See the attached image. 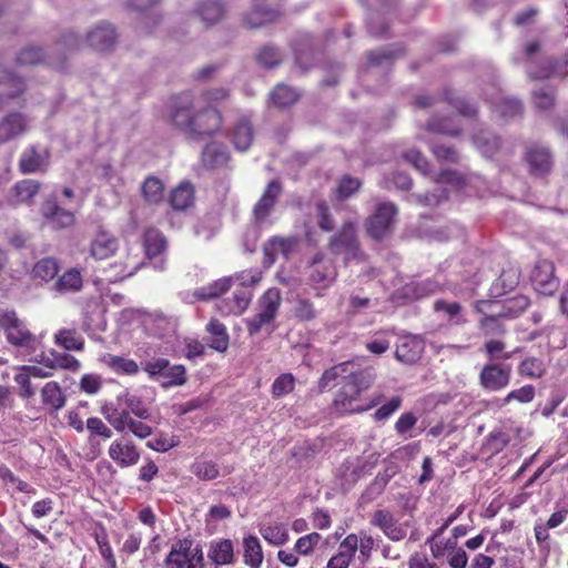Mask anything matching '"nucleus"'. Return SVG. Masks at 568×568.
<instances>
[{"mask_svg": "<svg viewBox=\"0 0 568 568\" xmlns=\"http://www.w3.org/2000/svg\"><path fill=\"white\" fill-rule=\"evenodd\" d=\"M171 120L191 142H202L222 129V114L216 108L201 106L189 92L179 94L172 104Z\"/></svg>", "mask_w": 568, "mask_h": 568, "instance_id": "f257e3e1", "label": "nucleus"}, {"mask_svg": "<svg viewBox=\"0 0 568 568\" xmlns=\"http://www.w3.org/2000/svg\"><path fill=\"white\" fill-rule=\"evenodd\" d=\"M374 381L375 374L372 368L351 372L333 402L335 410L342 414L363 413L376 406L378 399L368 404L361 403L362 392L368 389Z\"/></svg>", "mask_w": 568, "mask_h": 568, "instance_id": "f03ea898", "label": "nucleus"}, {"mask_svg": "<svg viewBox=\"0 0 568 568\" xmlns=\"http://www.w3.org/2000/svg\"><path fill=\"white\" fill-rule=\"evenodd\" d=\"M281 304L280 290L276 287L268 288L258 300L256 314L245 321L248 334L256 335L262 331L272 333L275 329L274 322Z\"/></svg>", "mask_w": 568, "mask_h": 568, "instance_id": "7ed1b4c3", "label": "nucleus"}, {"mask_svg": "<svg viewBox=\"0 0 568 568\" xmlns=\"http://www.w3.org/2000/svg\"><path fill=\"white\" fill-rule=\"evenodd\" d=\"M203 551L191 539L184 538L175 541L165 559L166 568H202Z\"/></svg>", "mask_w": 568, "mask_h": 568, "instance_id": "20e7f679", "label": "nucleus"}, {"mask_svg": "<svg viewBox=\"0 0 568 568\" xmlns=\"http://www.w3.org/2000/svg\"><path fill=\"white\" fill-rule=\"evenodd\" d=\"M308 281L311 286L316 290V296H323L321 291L329 287L337 276L336 267L331 258L324 253H315L307 264Z\"/></svg>", "mask_w": 568, "mask_h": 568, "instance_id": "39448f33", "label": "nucleus"}, {"mask_svg": "<svg viewBox=\"0 0 568 568\" xmlns=\"http://www.w3.org/2000/svg\"><path fill=\"white\" fill-rule=\"evenodd\" d=\"M328 246L333 254H344L346 258H355L359 254V242L355 224L346 221L341 230L329 239Z\"/></svg>", "mask_w": 568, "mask_h": 568, "instance_id": "423d86ee", "label": "nucleus"}, {"mask_svg": "<svg viewBox=\"0 0 568 568\" xmlns=\"http://www.w3.org/2000/svg\"><path fill=\"white\" fill-rule=\"evenodd\" d=\"M397 209L393 203L384 202L377 205L375 212L366 222V231L373 239H383L390 229Z\"/></svg>", "mask_w": 568, "mask_h": 568, "instance_id": "0eeeda50", "label": "nucleus"}, {"mask_svg": "<svg viewBox=\"0 0 568 568\" xmlns=\"http://www.w3.org/2000/svg\"><path fill=\"white\" fill-rule=\"evenodd\" d=\"M371 524L379 528L392 541H400L407 535L408 523H398L394 514L388 509H377L371 518Z\"/></svg>", "mask_w": 568, "mask_h": 568, "instance_id": "6e6552de", "label": "nucleus"}, {"mask_svg": "<svg viewBox=\"0 0 568 568\" xmlns=\"http://www.w3.org/2000/svg\"><path fill=\"white\" fill-rule=\"evenodd\" d=\"M108 455L121 468L134 466L140 460V452L134 443L125 436L111 443Z\"/></svg>", "mask_w": 568, "mask_h": 568, "instance_id": "1a4fd4ad", "label": "nucleus"}, {"mask_svg": "<svg viewBox=\"0 0 568 568\" xmlns=\"http://www.w3.org/2000/svg\"><path fill=\"white\" fill-rule=\"evenodd\" d=\"M85 39L92 49L104 52L114 48L118 33L110 22L100 21L90 28Z\"/></svg>", "mask_w": 568, "mask_h": 568, "instance_id": "9d476101", "label": "nucleus"}, {"mask_svg": "<svg viewBox=\"0 0 568 568\" xmlns=\"http://www.w3.org/2000/svg\"><path fill=\"white\" fill-rule=\"evenodd\" d=\"M510 373L511 368L509 365L486 364L479 375L480 385L488 390H500L508 386Z\"/></svg>", "mask_w": 568, "mask_h": 568, "instance_id": "9b49d317", "label": "nucleus"}, {"mask_svg": "<svg viewBox=\"0 0 568 568\" xmlns=\"http://www.w3.org/2000/svg\"><path fill=\"white\" fill-rule=\"evenodd\" d=\"M494 308H499L495 301H477L475 303L476 312L483 315L479 320V327L486 335H501L505 333V327L500 320L496 317L497 312Z\"/></svg>", "mask_w": 568, "mask_h": 568, "instance_id": "f8f14e48", "label": "nucleus"}, {"mask_svg": "<svg viewBox=\"0 0 568 568\" xmlns=\"http://www.w3.org/2000/svg\"><path fill=\"white\" fill-rule=\"evenodd\" d=\"M29 130V120L19 112H12L0 120V144L10 142Z\"/></svg>", "mask_w": 568, "mask_h": 568, "instance_id": "ddd939ff", "label": "nucleus"}, {"mask_svg": "<svg viewBox=\"0 0 568 568\" xmlns=\"http://www.w3.org/2000/svg\"><path fill=\"white\" fill-rule=\"evenodd\" d=\"M41 214L53 229H65L74 224L73 213L59 206L55 199H49L42 204Z\"/></svg>", "mask_w": 568, "mask_h": 568, "instance_id": "4468645a", "label": "nucleus"}, {"mask_svg": "<svg viewBox=\"0 0 568 568\" xmlns=\"http://www.w3.org/2000/svg\"><path fill=\"white\" fill-rule=\"evenodd\" d=\"M296 237H278L274 236L270 239L263 247L264 252V264L271 266L278 255L288 258L297 246Z\"/></svg>", "mask_w": 568, "mask_h": 568, "instance_id": "2eb2a0df", "label": "nucleus"}, {"mask_svg": "<svg viewBox=\"0 0 568 568\" xmlns=\"http://www.w3.org/2000/svg\"><path fill=\"white\" fill-rule=\"evenodd\" d=\"M49 165V153L47 150L39 151L34 145L27 148L20 156L19 168L24 174H32L43 171Z\"/></svg>", "mask_w": 568, "mask_h": 568, "instance_id": "dca6fc26", "label": "nucleus"}, {"mask_svg": "<svg viewBox=\"0 0 568 568\" xmlns=\"http://www.w3.org/2000/svg\"><path fill=\"white\" fill-rule=\"evenodd\" d=\"M531 280L537 292L545 295L551 294L557 287L552 263L547 260L538 262L532 272Z\"/></svg>", "mask_w": 568, "mask_h": 568, "instance_id": "f3484780", "label": "nucleus"}, {"mask_svg": "<svg viewBox=\"0 0 568 568\" xmlns=\"http://www.w3.org/2000/svg\"><path fill=\"white\" fill-rule=\"evenodd\" d=\"M282 187L277 181H271L264 190L263 195L254 206V216L258 223H262L270 215L274 207Z\"/></svg>", "mask_w": 568, "mask_h": 568, "instance_id": "a211bd4d", "label": "nucleus"}, {"mask_svg": "<svg viewBox=\"0 0 568 568\" xmlns=\"http://www.w3.org/2000/svg\"><path fill=\"white\" fill-rule=\"evenodd\" d=\"M24 90L20 78L0 69V109L9 106Z\"/></svg>", "mask_w": 568, "mask_h": 568, "instance_id": "6ab92c4d", "label": "nucleus"}, {"mask_svg": "<svg viewBox=\"0 0 568 568\" xmlns=\"http://www.w3.org/2000/svg\"><path fill=\"white\" fill-rule=\"evenodd\" d=\"M280 16L275 9L268 8L264 0H254L252 8L244 16V23L248 28H258L274 21Z\"/></svg>", "mask_w": 568, "mask_h": 568, "instance_id": "aec40b11", "label": "nucleus"}, {"mask_svg": "<svg viewBox=\"0 0 568 568\" xmlns=\"http://www.w3.org/2000/svg\"><path fill=\"white\" fill-rule=\"evenodd\" d=\"M423 342L416 336H403L396 347L395 357L403 363H416L423 353Z\"/></svg>", "mask_w": 568, "mask_h": 568, "instance_id": "412c9836", "label": "nucleus"}, {"mask_svg": "<svg viewBox=\"0 0 568 568\" xmlns=\"http://www.w3.org/2000/svg\"><path fill=\"white\" fill-rule=\"evenodd\" d=\"M209 558L217 566L232 565L235 561L234 545L231 539H215L210 544Z\"/></svg>", "mask_w": 568, "mask_h": 568, "instance_id": "4be33fe9", "label": "nucleus"}, {"mask_svg": "<svg viewBox=\"0 0 568 568\" xmlns=\"http://www.w3.org/2000/svg\"><path fill=\"white\" fill-rule=\"evenodd\" d=\"M526 160L530 166V172L535 175H542L549 172L552 161L547 148L534 145L528 149Z\"/></svg>", "mask_w": 568, "mask_h": 568, "instance_id": "5701e85b", "label": "nucleus"}, {"mask_svg": "<svg viewBox=\"0 0 568 568\" xmlns=\"http://www.w3.org/2000/svg\"><path fill=\"white\" fill-rule=\"evenodd\" d=\"M7 339L10 344L34 349L36 348V336L28 329L26 324L18 318L16 323H13L6 331Z\"/></svg>", "mask_w": 568, "mask_h": 568, "instance_id": "b1692460", "label": "nucleus"}, {"mask_svg": "<svg viewBox=\"0 0 568 568\" xmlns=\"http://www.w3.org/2000/svg\"><path fill=\"white\" fill-rule=\"evenodd\" d=\"M118 250L116 239L108 232H99L91 243V255L95 260H105Z\"/></svg>", "mask_w": 568, "mask_h": 568, "instance_id": "393cba45", "label": "nucleus"}, {"mask_svg": "<svg viewBox=\"0 0 568 568\" xmlns=\"http://www.w3.org/2000/svg\"><path fill=\"white\" fill-rule=\"evenodd\" d=\"M201 160L209 169L222 166L229 161L227 149L221 143H210L204 148Z\"/></svg>", "mask_w": 568, "mask_h": 568, "instance_id": "a878e982", "label": "nucleus"}, {"mask_svg": "<svg viewBox=\"0 0 568 568\" xmlns=\"http://www.w3.org/2000/svg\"><path fill=\"white\" fill-rule=\"evenodd\" d=\"M253 128L248 119L240 118L232 132V141L239 151H246L253 142Z\"/></svg>", "mask_w": 568, "mask_h": 568, "instance_id": "bb28decb", "label": "nucleus"}, {"mask_svg": "<svg viewBox=\"0 0 568 568\" xmlns=\"http://www.w3.org/2000/svg\"><path fill=\"white\" fill-rule=\"evenodd\" d=\"M41 187L40 182L36 180H22L14 184L11 191V201L13 204H26L38 194Z\"/></svg>", "mask_w": 568, "mask_h": 568, "instance_id": "cd10ccee", "label": "nucleus"}, {"mask_svg": "<svg viewBox=\"0 0 568 568\" xmlns=\"http://www.w3.org/2000/svg\"><path fill=\"white\" fill-rule=\"evenodd\" d=\"M263 550L260 540L255 536L243 539V560L250 568H261L263 564Z\"/></svg>", "mask_w": 568, "mask_h": 568, "instance_id": "c85d7f7f", "label": "nucleus"}, {"mask_svg": "<svg viewBox=\"0 0 568 568\" xmlns=\"http://www.w3.org/2000/svg\"><path fill=\"white\" fill-rule=\"evenodd\" d=\"M195 12L209 27L223 19L225 9L220 0H205L197 6Z\"/></svg>", "mask_w": 568, "mask_h": 568, "instance_id": "c756f323", "label": "nucleus"}, {"mask_svg": "<svg viewBox=\"0 0 568 568\" xmlns=\"http://www.w3.org/2000/svg\"><path fill=\"white\" fill-rule=\"evenodd\" d=\"M40 393L43 405L53 412L60 410L65 405V396L57 382L45 383Z\"/></svg>", "mask_w": 568, "mask_h": 568, "instance_id": "7c9ffc66", "label": "nucleus"}, {"mask_svg": "<svg viewBox=\"0 0 568 568\" xmlns=\"http://www.w3.org/2000/svg\"><path fill=\"white\" fill-rule=\"evenodd\" d=\"M82 275L78 268L65 271L53 284V290L60 294L78 292L82 287Z\"/></svg>", "mask_w": 568, "mask_h": 568, "instance_id": "2f4dec72", "label": "nucleus"}, {"mask_svg": "<svg viewBox=\"0 0 568 568\" xmlns=\"http://www.w3.org/2000/svg\"><path fill=\"white\" fill-rule=\"evenodd\" d=\"M519 283V272L516 268L503 270L499 277L491 285V294L494 296H501L513 291Z\"/></svg>", "mask_w": 568, "mask_h": 568, "instance_id": "473e14b6", "label": "nucleus"}, {"mask_svg": "<svg viewBox=\"0 0 568 568\" xmlns=\"http://www.w3.org/2000/svg\"><path fill=\"white\" fill-rule=\"evenodd\" d=\"M57 345L67 351H82L84 348V338L75 328H61L54 335Z\"/></svg>", "mask_w": 568, "mask_h": 568, "instance_id": "72a5a7b5", "label": "nucleus"}, {"mask_svg": "<svg viewBox=\"0 0 568 568\" xmlns=\"http://www.w3.org/2000/svg\"><path fill=\"white\" fill-rule=\"evenodd\" d=\"M206 331L212 336L210 346L217 352H225L229 347V334L225 325L212 318L206 325Z\"/></svg>", "mask_w": 568, "mask_h": 568, "instance_id": "f704fd0d", "label": "nucleus"}, {"mask_svg": "<svg viewBox=\"0 0 568 568\" xmlns=\"http://www.w3.org/2000/svg\"><path fill=\"white\" fill-rule=\"evenodd\" d=\"M252 300V292L247 288H239L233 293V297L230 301H223V306H220L221 310L231 314H241L247 307Z\"/></svg>", "mask_w": 568, "mask_h": 568, "instance_id": "c9c22d12", "label": "nucleus"}, {"mask_svg": "<svg viewBox=\"0 0 568 568\" xmlns=\"http://www.w3.org/2000/svg\"><path fill=\"white\" fill-rule=\"evenodd\" d=\"M262 537L273 546L284 545L288 540V529L284 524L273 523L260 528Z\"/></svg>", "mask_w": 568, "mask_h": 568, "instance_id": "e433bc0d", "label": "nucleus"}, {"mask_svg": "<svg viewBox=\"0 0 568 568\" xmlns=\"http://www.w3.org/2000/svg\"><path fill=\"white\" fill-rule=\"evenodd\" d=\"M170 203L175 210H185L193 203V186L183 182L170 195Z\"/></svg>", "mask_w": 568, "mask_h": 568, "instance_id": "4c0bfd02", "label": "nucleus"}, {"mask_svg": "<svg viewBox=\"0 0 568 568\" xmlns=\"http://www.w3.org/2000/svg\"><path fill=\"white\" fill-rule=\"evenodd\" d=\"M166 247V240L163 234L155 230L149 229L144 233V248L148 257L160 255Z\"/></svg>", "mask_w": 568, "mask_h": 568, "instance_id": "58836bf2", "label": "nucleus"}, {"mask_svg": "<svg viewBox=\"0 0 568 568\" xmlns=\"http://www.w3.org/2000/svg\"><path fill=\"white\" fill-rule=\"evenodd\" d=\"M232 284L233 277H223L206 286L197 288L194 292V295L201 300L214 298L227 292Z\"/></svg>", "mask_w": 568, "mask_h": 568, "instance_id": "ea45409f", "label": "nucleus"}, {"mask_svg": "<svg viewBox=\"0 0 568 568\" xmlns=\"http://www.w3.org/2000/svg\"><path fill=\"white\" fill-rule=\"evenodd\" d=\"M103 361L118 374L135 375L139 372L138 363L131 358L109 354L103 357Z\"/></svg>", "mask_w": 568, "mask_h": 568, "instance_id": "a19ab883", "label": "nucleus"}, {"mask_svg": "<svg viewBox=\"0 0 568 568\" xmlns=\"http://www.w3.org/2000/svg\"><path fill=\"white\" fill-rule=\"evenodd\" d=\"M141 192L146 202L156 204L163 199L164 185L160 179L149 176L144 180L141 186Z\"/></svg>", "mask_w": 568, "mask_h": 568, "instance_id": "79ce46f5", "label": "nucleus"}, {"mask_svg": "<svg viewBox=\"0 0 568 568\" xmlns=\"http://www.w3.org/2000/svg\"><path fill=\"white\" fill-rule=\"evenodd\" d=\"M474 144L485 156H493L499 149V138L490 132L481 131L474 135Z\"/></svg>", "mask_w": 568, "mask_h": 568, "instance_id": "37998d69", "label": "nucleus"}, {"mask_svg": "<svg viewBox=\"0 0 568 568\" xmlns=\"http://www.w3.org/2000/svg\"><path fill=\"white\" fill-rule=\"evenodd\" d=\"M59 272V264L54 257H44L38 261L32 270V274L34 278H39L41 281H50L54 278V276Z\"/></svg>", "mask_w": 568, "mask_h": 568, "instance_id": "c03bdc74", "label": "nucleus"}, {"mask_svg": "<svg viewBox=\"0 0 568 568\" xmlns=\"http://www.w3.org/2000/svg\"><path fill=\"white\" fill-rule=\"evenodd\" d=\"M298 92L285 84H277L271 92V101L274 105L284 108L295 103L298 99Z\"/></svg>", "mask_w": 568, "mask_h": 568, "instance_id": "a18cd8bd", "label": "nucleus"}, {"mask_svg": "<svg viewBox=\"0 0 568 568\" xmlns=\"http://www.w3.org/2000/svg\"><path fill=\"white\" fill-rule=\"evenodd\" d=\"M186 382L185 368L182 365H170L168 362V368L162 374L160 379L161 386L169 388L172 386H180Z\"/></svg>", "mask_w": 568, "mask_h": 568, "instance_id": "49530a36", "label": "nucleus"}, {"mask_svg": "<svg viewBox=\"0 0 568 568\" xmlns=\"http://www.w3.org/2000/svg\"><path fill=\"white\" fill-rule=\"evenodd\" d=\"M499 308H505L509 318L517 317L521 314L530 304V301L525 295H517L505 301H496Z\"/></svg>", "mask_w": 568, "mask_h": 568, "instance_id": "de8ad7c7", "label": "nucleus"}, {"mask_svg": "<svg viewBox=\"0 0 568 568\" xmlns=\"http://www.w3.org/2000/svg\"><path fill=\"white\" fill-rule=\"evenodd\" d=\"M546 372L544 362L536 357L524 359L518 366V373L529 378H540Z\"/></svg>", "mask_w": 568, "mask_h": 568, "instance_id": "09e8293b", "label": "nucleus"}, {"mask_svg": "<svg viewBox=\"0 0 568 568\" xmlns=\"http://www.w3.org/2000/svg\"><path fill=\"white\" fill-rule=\"evenodd\" d=\"M191 473L202 480H213L220 475V469L214 462L196 460L191 466Z\"/></svg>", "mask_w": 568, "mask_h": 568, "instance_id": "8fccbe9b", "label": "nucleus"}, {"mask_svg": "<svg viewBox=\"0 0 568 568\" xmlns=\"http://www.w3.org/2000/svg\"><path fill=\"white\" fill-rule=\"evenodd\" d=\"M230 97V89L226 87H216L204 90L200 100L207 104L206 106L215 108L217 104L226 101Z\"/></svg>", "mask_w": 568, "mask_h": 568, "instance_id": "3c124183", "label": "nucleus"}, {"mask_svg": "<svg viewBox=\"0 0 568 568\" xmlns=\"http://www.w3.org/2000/svg\"><path fill=\"white\" fill-rule=\"evenodd\" d=\"M293 312L295 317L303 322L313 321L317 317L314 303L304 297L296 298Z\"/></svg>", "mask_w": 568, "mask_h": 568, "instance_id": "603ef678", "label": "nucleus"}, {"mask_svg": "<svg viewBox=\"0 0 568 568\" xmlns=\"http://www.w3.org/2000/svg\"><path fill=\"white\" fill-rule=\"evenodd\" d=\"M354 365L355 364L353 361H348V362L337 364V365L331 367L329 369H326L321 378V386L323 388H325L329 385V383L332 381H335L337 377L343 376L345 374H347V376H349V373L354 372L353 371Z\"/></svg>", "mask_w": 568, "mask_h": 568, "instance_id": "864d4df0", "label": "nucleus"}, {"mask_svg": "<svg viewBox=\"0 0 568 568\" xmlns=\"http://www.w3.org/2000/svg\"><path fill=\"white\" fill-rule=\"evenodd\" d=\"M407 288L413 292V294L416 298H422V297H426V296L437 293L440 290V284L436 280L426 278V280L413 283Z\"/></svg>", "mask_w": 568, "mask_h": 568, "instance_id": "5fc2aeb1", "label": "nucleus"}, {"mask_svg": "<svg viewBox=\"0 0 568 568\" xmlns=\"http://www.w3.org/2000/svg\"><path fill=\"white\" fill-rule=\"evenodd\" d=\"M14 383L19 387V396L24 399H30L36 395L37 387L33 385V379L26 374L21 368L13 377Z\"/></svg>", "mask_w": 568, "mask_h": 568, "instance_id": "6e6d98bb", "label": "nucleus"}, {"mask_svg": "<svg viewBox=\"0 0 568 568\" xmlns=\"http://www.w3.org/2000/svg\"><path fill=\"white\" fill-rule=\"evenodd\" d=\"M362 183L358 179L352 178L349 175L343 176L335 191V195L337 200H345L353 195L356 191L359 190Z\"/></svg>", "mask_w": 568, "mask_h": 568, "instance_id": "4d7b16f0", "label": "nucleus"}, {"mask_svg": "<svg viewBox=\"0 0 568 568\" xmlns=\"http://www.w3.org/2000/svg\"><path fill=\"white\" fill-rule=\"evenodd\" d=\"M123 404H125L126 408L134 414L136 417L141 419H148L150 417V410L141 400L140 397L125 393L121 396Z\"/></svg>", "mask_w": 568, "mask_h": 568, "instance_id": "13d9d810", "label": "nucleus"}, {"mask_svg": "<svg viewBox=\"0 0 568 568\" xmlns=\"http://www.w3.org/2000/svg\"><path fill=\"white\" fill-rule=\"evenodd\" d=\"M429 149L439 162L457 163L459 161V154L453 146L432 143Z\"/></svg>", "mask_w": 568, "mask_h": 568, "instance_id": "bf43d9fd", "label": "nucleus"}, {"mask_svg": "<svg viewBox=\"0 0 568 568\" xmlns=\"http://www.w3.org/2000/svg\"><path fill=\"white\" fill-rule=\"evenodd\" d=\"M44 54L42 50L34 45L23 48L17 55V62L20 65H33L42 62Z\"/></svg>", "mask_w": 568, "mask_h": 568, "instance_id": "052dcab7", "label": "nucleus"}, {"mask_svg": "<svg viewBox=\"0 0 568 568\" xmlns=\"http://www.w3.org/2000/svg\"><path fill=\"white\" fill-rule=\"evenodd\" d=\"M180 444V440L174 435H168L164 433H159L155 438L152 440H149L146 443V446L150 449L156 450V452H168L169 449L178 446Z\"/></svg>", "mask_w": 568, "mask_h": 568, "instance_id": "680f3d73", "label": "nucleus"}, {"mask_svg": "<svg viewBox=\"0 0 568 568\" xmlns=\"http://www.w3.org/2000/svg\"><path fill=\"white\" fill-rule=\"evenodd\" d=\"M437 184H448L456 189H463L467 184V178L457 171L446 170L434 178Z\"/></svg>", "mask_w": 568, "mask_h": 568, "instance_id": "e2e57ef3", "label": "nucleus"}, {"mask_svg": "<svg viewBox=\"0 0 568 568\" xmlns=\"http://www.w3.org/2000/svg\"><path fill=\"white\" fill-rule=\"evenodd\" d=\"M535 387L531 385H525L518 389L511 390L505 398L501 399L500 406H505L511 400L519 403H529L534 399Z\"/></svg>", "mask_w": 568, "mask_h": 568, "instance_id": "0e129e2a", "label": "nucleus"}, {"mask_svg": "<svg viewBox=\"0 0 568 568\" xmlns=\"http://www.w3.org/2000/svg\"><path fill=\"white\" fill-rule=\"evenodd\" d=\"M322 536L318 532H311L303 537H300L295 544V550L303 556H307L313 552L314 548L321 541Z\"/></svg>", "mask_w": 568, "mask_h": 568, "instance_id": "69168bd1", "label": "nucleus"}, {"mask_svg": "<svg viewBox=\"0 0 568 568\" xmlns=\"http://www.w3.org/2000/svg\"><path fill=\"white\" fill-rule=\"evenodd\" d=\"M534 103L539 110H548L554 105V93L549 88H538L534 90L532 93Z\"/></svg>", "mask_w": 568, "mask_h": 568, "instance_id": "338daca9", "label": "nucleus"}, {"mask_svg": "<svg viewBox=\"0 0 568 568\" xmlns=\"http://www.w3.org/2000/svg\"><path fill=\"white\" fill-rule=\"evenodd\" d=\"M521 104L516 99L503 98L496 103V111L504 118H513L521 113Z\"/></svg>", "mask_w": 568, "mask_h": 568, "instance_id": "774afa93", "label": "nucleus"}]
</instances>
